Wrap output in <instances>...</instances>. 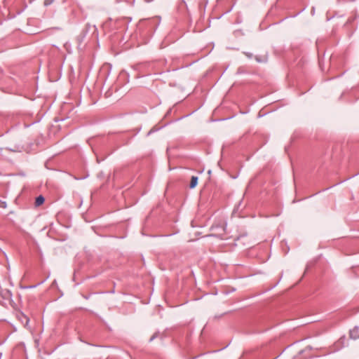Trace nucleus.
I'll return each instance as SVG.
<instances>
[{
	"label": "nucleus",
	"instance_id": "obj_1",
	"mask_svg": "<svg viewBox=\"0 0 359 359\" xmlns=\"http://www.w3.org/2000/svg\"><path fill=\"white\" fill-rule=\"evenodd\" d=\"M358 329L357 327H355L352 330L350 331V337L352 339H357L359 338V334H358Z\"/></svg>",
	"mask_w": 359,
	"mask_h": 359
},
{
	"label": "nucleus",
	"instance_id": "obj_2",
	"mask_svg": "<svg viewBox=\"0 0 359 359\" xmlns=\"http://www.w3.org/2000/svg\"><path fill=\"white\" fill-rule=\"evenodd\" d=\"M197 183H198V177L192 176L191 179L189 187L191 189L194 188L197 185Z\"/></svg>",
	"mask_w": 359,
	"mask_h": 359
},
{
	"label": "nucleus",
	"instance_id": "obj_3",
	"mask_svg": "<svg viewBox=\"0 0 359 359\" xmlns=\"http://www.w3.org/2000/svg\"><path fill=\"white\" fill-rule=\"evenodd\" d=\"M44 202V198L42 196H39L36 198V205L39 206L43 204Z\"/></svg>",
	"mask_w": 359,
	"mask_h": 359
},
{
	"label": "nucleus",
	"instance_id": "obj_4",
	"mask_svg": "<svg viewBox=\"0 0 359 359\" xmlns=\"http://www.w3.org/2000/svg\"><path fill=\"white\" fill-rule=\"evenodd\" d=\"M22 321L25 320V326H27L29 323V319L26 316H22Z\"/></svg>",
	"mask_w": 359,
	"mask_h": 359
},
{
	"label": "nucleus",
	"instance_id": "obj_5",
	"mask_svg": "<svg viewBox=\"0 0 359 359\" xmlns=\"http://www.w3.org/2000/svg\"><path fill=\"white\" fill-rule=\"evenodd\" d=\"M0 208H6V203L0 200Z\"/></svg>",
	"mask_w": 359,
	"mask_h": 359
},
{
	"label": "nucleus",
	"instance_id": "obj_6",
	"mask_svg": "<svg viewBox=\"0 0 359 359\" xmlns=\"http://www.w3.org/2000/svg\"><path fill=\"white\" fill-rule=\"evenodd\" d=\"M51 2H52V0H45L44 5L48 6V5L50 4Z\"/></svg>",
	"mask_w": 359,
	"mask_h": 359
},
{
	"label": "nucleus",
	"instance_id": "obj_7",
	"mask_svg": "<svg viewBox=\"0 0 359 359\" xmlns=\"http://www.w3.org/2000/svg\"><path fill=\"white\" fill-rule=\"evenodd\" d=\"M155 337H156V335H153V336L151 337V339H150V340H149V341H153V340L155 339Z\"/></svg>",
	"mask_w": 359,
	"mask_h": 359
}]
</instances>
